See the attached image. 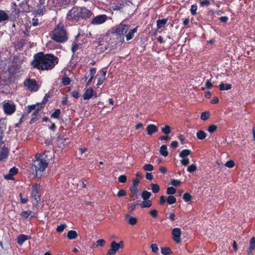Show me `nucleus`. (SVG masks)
I'll return each instance as SVG.
<instances>
[{"mask_svg":"<svg viewBox=\"0 0 255 255\" xmlns=\"http://www.w3.org/2000/svg\"><path fill=\"white\" fill-rule=\"evenodd\" d=\"M197 9H198V7H197V5L196 4H192L191 6V8H190V12H191V14L193 15H196L197 14Z\"/></svg>","mask_w":255,"mask_h":255,"instance_id":"obj_34","label":"nucleus"},{"mask_svg":"<svg viewBox=\"0 0 255 255\" xmlns=\"http://www.w3.org/2000/svg\"><path fill=\"white\" fill-rule=\"evenodd\" d=\"M31 213V211H23L21 213V216L24 218H27Z\"/></svg>","mask_w":255,"mask_h":255,"instance_id":"obj_53","label":"nucleus"},{"mask_svg":"<svg viewBox=\"0 0 255 255\" xmlns=\"http://www.w3.org/2000/svg\"><path fill=\"white\" fill-rule=\"evenodd\" d=\"M106 243V241L103 239H100L96 242L98 247H103Z\"/></svg>","mask_w":255,"mask_h":255,"instance_id":"obj_54","label":"nucleus"},{"mask_svg":"<svg viewBox=\"0 0 255 255\" xmlns=\"http://www.w3.org/2000/svg\"><path fill=\"white\" fill-rule=\"evenodd\" d=\"M255 250V237H252L250 242V246L249 248V253H252L253 250Z\"/></svg>","mask_w":255,"mask_h":255,"instance_id":"obj_24","label":"nucleus"},{"mask_svg":"<svg viewBox=\"0 0 255 255\" xmlns=\"http://www.w3.org/2000/svg\"><path fill=\"white\" fill-rule=\"evenodd\" d=\"M61 114V111L59 109H56L54 112L52 114L51 117L55 119H59V116Z\"/></svg>","mask_w":255,"mask_h":255,"instance_id":"obj_37","label":"nucleus"},{"mask_svg":"<svg viewBox=\"0 0 255 255\" xmlns=\"http://www.w3.org/2000/svg\"><path fill=\"white\" fill-rule=\"evenodd\" d=\"M199 2L201 6H207L211 4L209 0H201Z\"/></svg>","mask_w":255,"mask_h":255,"instance_id":"obj_43","label":"nucleus"},{"mask_svg":"<svg viewBox=\"0 0 255 255\" xmlns=\"http://www.w3.org/2000/svg\"><path fill=\"white\" fill-rule=\"evenodd\" d=\"M51 38L58 43H63L68 39V33L62 25H57L52 31Z\"/></svg>","mask_w":255,"mask_h":255,"instance_id":"obj_3","label":"nucleus"},{"mask_svg":"<svg viewBox=\"0 0 255 255\" xmlns=\"http://www.w3.org/2000/svg\"><path fill=\"white\" fill-rule=\"evenodd\" d=\"M210 117V113L209 112H204L201 113V119L203 121L207 120Z\"/></svg>","mask_w":255,"mask_h":255,"instance_id":"obj_33","label":"nucleus"},{"mask_svg":"<svg viewBox=\"0 0 255 255\" xmlns=\"http://www.w3.org/2000/svg\"><path fill=\"white\" fill-rule=\"evenodd\" d=\"M158 211L156 210H151L149 214L153 217H156L157 216Z\"/></svg>","mask_w":255,"mask_h":255,"instance_id":"obj_62","label":"nucleus"},{"mask_svg":"<svg viewBox=\"0 0 255 255\" xmlns=\"http://www.w3.org/2000/svg\"><path fill=\"white\" fill-rule=\"evenodd\" d=\"M145 201L142 202L140 206L142 208H148L151 206V202L150 200H145Z\"/></svg>","mask_w":255,"mask_h":255,"instance_id":"obj_36","label":"nucleus"},{"mask_svg":"<svg viewBox=\"0 0 255 255\" xmlns=\"http://www.w3.org/2000/svg\"><path fill=\"white\" fill-rule=\"evenodd\" d=\"M172 239L176 244H179L181 242V230L180 228H175L172 231Z\"/></svg>","mask_w":255,"mask_h":255,"instance_id":"obj_7","label":"nucleus"},{"mask_svg":"<svg viewBox=\"0 0 255 255\" xmlns=\"http://www.w3.org/2000/svg\"><path fill=\"white\" fill-rule=\"evenodd\" d=\"M81 44H78L75 43L73 44V46L72 48V51L73 53H74L78 49L81 47Z\"/></svg>","mask_w":255,"mask_h":255,"instance_id":"obj_41","label":"nucleus"},{"mask_svg":"<svg viewBox=\"0 0 255 255\" xmlns=\"http://www.w3.org/2000/svg\"><path fill=\"white\" fill-rule=\"evenodd\" d=\"M160 154L164 157H166L168 155L166 145H162L160 146Z\"/></svg>","mask_w":255,"mask_h":255,"instance_id":"obj_26","label":"nucleus"},{"mask_svg":"<svg viewBox=\"0 0 255 255\" xmlns=\"http://www.w3.org/2000/svg\"><path fill=\"white\" fill-rule=\"evenodd\" d=\"M67 225L65 224H61L56 228V231L58 233H62L66 228Z\"/></svg>","mask_w":255,"mask_h":255,"instance_id":"obj_42","label":"nucleus"},{"mask_svg":"<svg viewBox=\"0 0 255 255\" xmlns=\"http://www.w3.org/2000/svg\"><path fill=\"white\" fill-rule=\"evenodd\" d=\"M171 147L173 148H176L178 146V142L176 140L172 141L170 144Z\"/></svg>","mask_w":255,"mask_h":255,"instance_id":"obj_63","label":"nucleus"},{"mask_svg":"<svg viewBox=\"0 0 255 255\" xmlns=\"http://www.w3.org/2000/svg\"><path fill=\"white\" fill-rule=\"evenodd\" d=\"M190 19L189 17H187L183 19V24L184 26H187L189 24Z\"/></svg>","mask_w":255,"mask_h":255,"instance_id":"obj_61","label":"nucleus"},{"mask_svg":"<svg viewBox=\"0 0 255 255\" xmlns=\"http://www.w3.org/2000/svg\"><path fill=\"white\" fill-rule=\"evenodd\" d=\"M62 83L64 85H68L70 83V79L68 77H63L62 79Z\"/></svg>","mask_w":255,"mask_h":255,"instance_id":"obj_55","label":"nucleus"},{"mask_svg":"<svg viewBox=\"0 0 255 255\" xmlns=\"http://www.w3.org/2000/svg\"><path fill=\"white\" fill-rule=\"evenodd\" d=\"M150 248L153 253H156L158 251V248L156 244H152L150 246Z\"/></svg>","mask_w":255,"mask_h":255,"instance_id":"obj_52","label":"nucleus"},{"mask_svg":"<svg viewBox=\"0 0 255 255\" xmlns=\"http://www.w3.org/2000/svg\"><path fill=\"white\" fill-rule=\"evenodd\" d=\"M52 157V153L49 151H45L42 154L36 155V159L30 167L32 174H35L37 177L40 178L48 165L47 161L51 159Z\"/></svg>","mask_w":255,"mask_h":255,"instance_id":"obj_2","label":"nucleus"},{"mask_svg":"<svg viewBox=\"0 0 255 255\" xmlns=\"http://www.w3.org/2000/svg\"><path fill=\"white\" fill-rule=\"evenodd\" d=\"M191 153V151L190 149H185L182 150L179 153V156L182 158H184L186 157L187 156L189 155Z\"/></svg>","mask_w":255,"mask_h":255,"instance_id":"obj_21","label":"nucleus"},{"mask_svg":"<svg viewBox=\"0 0 255 255\" xmlns=\"http://www.w3.org/2000/svg\"><path fill=\"white\" fill-rule=\"evenodd\" d=\"M36 105H33L28 106V110L27 113H30L33 110L35 111L36 110Z\"/></svg>","mask_w":255,"mask_h":255,"instance_id":"obj_59","label":"nucleus"},{"mask_svg":"<svg viewBox=\"0 0 255 255\" xmlns=\"http://www.w3.org/2000/svg\"><path fill=\"white\" fill-rule=\"evenodd\" d=\"M127 177L125 175H122L119 176L118 178V180L121 183H125L127 181Z\"/></svg>","mask_w":255,"mask_h":255,"instance_id":"obj_51","label":"nucleus"},{"mask_svg":"<svg viewBox=\"0 0 255 255\" xmlns=\"http://www.w3.org/2000/svg\"><path fill=\"white\" fill-rule=\"evenodd\" d=\"M196 136L199 139L202 140L206 138L207 134L205 131L199 130L197 132Z\"/></svg>","mask_w":255,"mask_h":255,"instance_id":"obj_28","label":"nucleus"},{"mask_svg":"<svg viewBox=\"0 0 255 255\" xmlns=\"http://www.w3.org/2000/svg\"><path fill=\"white\" fill-rule=\"evenodd\" d=\"M126 218L128 223L131 225H134L137 223V219L134 217L127 215Z\"/></svg>","mask_w":255,"mask_h":255,"instance_id":"obj_19","label":"nucleus"},{"mask_svg":"<svg viewBox=\"0 0 255 255\" xmlns=\"http://www.w3.org/2000/svg\"><path fill=\"white\" fill-rule=\"evenodd\" d=\"M197 170L196 165L195 164H192L189 166L187 168V171L190 173H193Z\"/></svg>","mask_w":255,"mask_h":255,"instance_id":"obj_40","label":"nucleus"},{"mask_svg":"<svg viewBox=\"0 0 255 255\" xmlns=\"http://www.w3.org/2000/svg\"><path fill=\"white\" fill-rule=\"evenodd\" d=\"M151 195V193L147 191H143L141 194V197L144 200H147V199L150 197Z\"/></svg>","mask_w":255,"mask_h":255,"instance_id":"obj_32","label":"nucleus"},{"mask_svg":"<svg viewBox=\"0 0 255 255\" xmlns=\"http://www.w3.org/2000/svg\"><path fill=\"white\" fill-rule=\"evenodd\" d=\"M96 73V69L95 68H92L90 69V76L91 77L86 84V86H88L90 84V83L91 82V81L93 79V76L95 75Z\"/></svg>","mask_w":255,"mask_h":255,"instance_id":"obj_31","label":"nucleus"},{"mask_svg":"<svg viewBox=\"0 0 255 255\" xmlns=\"http://www.w3.org/2000/svg\"><path fill=\"white\" fill-rule=\"evenodd\" d=\"M143 168L145 171H152L153 169V166L150 164H145Z\"/></svg>","mask_w":255,"mask_h":255,"instance_id":"obj_50","label":"nucleus"},{"mask_svg":"<svg viewBox=\"0 0 255 255\" xmlns=\"http://www.w3.org/2000/svg\"><path fill=\"white\" fill-rule=\"evenodd\" d=\"M8 149L5 147H3L0 151V160H2L7 156Z\"/></svg>","mask_w":255,"mask_h":255,"instance_id":"obj_16","label":"nucleus"},{"mask_svg":"<svg viewBox=\"0 0 255 255\" xmlns=\"http://www.w3.org/2000/svg\"><path fill=\"white\" fill-rule=\"evenodd\" d=\"M29 239V237L23 234H21L17 238V243L19 246H21L25 241Z\"/></svg>","mask_w":255,"mask_h":255,"instance_id":"obj_13","label":"nucleus"},{"mask_svg":"<svg viewBox=\"0 0 255 255\" xmlns=\"http://www.w3.org/2000/svg\"><path fill=\"white\" fill-rule=\"evenodd\" d=\"M217 129V126L215 125H211L209 126L208 131L211 133H214Z\"/></svg>","mask_w":255,"mask_h":255,"instance_id":"obj_39","label":"nucleus"},{"mask_svg":"<svg viewBox=\"0 0 255 255\" xmlns=\"http://www.w3.org/2000/svg\"><path fill=\"white\" fill-rule=\"evenodd\" d=\"M219 19L222 22H224V23H226L227 22L228 20H229V18L228 16H222V17H220L219 18Z\"/></svg>","mask_w":255,"mask_h":255,"instance_id":"obj_60","label":"nucleus"},{"mask_svg":"<svg viewBox=\"0 0 255 255\" xmlns=\"http://www.w3.org/2000/svg\"><path fill=\"white\" fill-rule=\"evenodd\" d=\"M94 93V90L92 89H87L83 94V97L84 100H89L93 96Z\"/></svg>","mask_w":255,"mask_h":255,"instance_id":"obj_14","label":"nucleus"},{"mask_svg":"<svg viewBox=\"0 0 255 255\" xmlns=\"http://www.w3.org/2000/svg\"><path fill=\"white\" fill-rule=\"evenodd\" d=\"M32 117L30 121V124H32L34 123L37 119H39V117H40L39 114V110H36L32 114Z\"/></svg>","mask_w":255,"mask_h":255,"instance_id":"obj_17","label":"nucleus"},{"mask_svg":"<svg viewBox=\"0 0 255 255\" xmlns=\"http://www.w3.org/2000/svg\"><path fill=\"white\" fill-rule=\"evenodd\" d=\"M166 202L169 205L173 204L176 202V198L173 196H169L166 199Z\"/></svg>","mask_w":255,"mask_h":255,"instance_id":"obj_30","label":"nucleus"},{"mask_svg":"<svg viewBox=\"0 0 255 255\" xmlns=\"http://www.w3.org/2000/svg\"><path fill=\"white\" fill-rule=\"evenodd\" d=\"M168 18H162L160 19V27L164 25L167 22Z\"/></svg>","mask_w":255,"mask_h":255,"instance_id":"obj_64","label":"nucleus"},{"mask_svg":"<svg viewBox=\"0 0 255 255\" xmlns=\"http://www.w3.org/2000/svg\"><path fill=\"white\" fill-rule=\"evenodd\" d=\"M106 15H100L92 19L91 23L93 24H100L104 23L107 19Z\"/></svg>","mask_w":255,"mask_h":255,"instance_id":"obj_10","label":"nucleus"},{"mask_svg":"<svg viewBox=\"0 0 255 255\" xmlns=\"http://www.w3.org/2000/svg\"><path fill=\"white\" fill-rule=\"evenodd\" d=\"M130 191L131 192V196L133 198H138V190L137 189L136 187L132 186L130 188Z\"/></svg>","mask_w":255,"mask_h":255,"instance_id":"obj_27","label":"nucleus"},{"mask_svg":"<svg viewBox=\"0 0 255 255\" xmlns=\"http://www.w3.org/2000/svg\"><path fill=\"white\" fill-rule=\"evenodd\" d=\"M139 203H140V201H137L135 203H133L132 204L130 205V206H129V209H130L131 211H133L135 208V206L137 205H138L139 204Z\"/></svg>","mask_w":255,"mask_h":255,"instance_id":"obj_56","label":"nucleus"},{"mask_svg":"<svg viewBox=\"0 0 255 255\" xmlns=\"http://www.w3.org/2000/svg\"><path fill=\"white\" fill-rule=\"evenodd\" d=\"M80 18L81 19H87L92 15L91 10L85 7L79 8Z\"/></svg>","mask_w":255,"mask_h":255,"instance_id":"obj_8","label":"nucleus"},{"mask_svg":"<svg viewBox=\"0 0 255 255\" xmlns=\"http://www.w3.org/2000/svg\"><path fill=\"white\" fill-rule=\"evenodd\" d=\"M181 183L180 180L178 179H172L171 181V184L174 186H178Z\"/></svg>","mask_w":255,"mask_h":255,"instance_id":"obj_49","label":"nucleus"},{"mask_svg":"<svg viewBox=\"0 0 255 255\" xmlns=\"http://www.w3.org/2000/svg\"><path fill=\"white\" fill-rule=\"evenodd\" d=\"M161 131L164 134L168 135L171 132V129L169 126L166 125L162 128Z\"/></svg>","mask_w":255,"mask_h":255,"instance_id":"obj_29","label":"nucleus"},{"mask_svg":"<svg viewBox=\"0 0 255 255\" xmlns=\"http://www.w3.org/2000/svg\"><path fill=\"white\" fill-rule=\"evenodd\" d=\"M8 15L5 11L0 10V22L8 20Z\"/></svg>","mask_w":255,"mask_h":255,"instance_id":"obj_23","label":"nucleus"},{"mask_svg":"<svg viewBox=\"0 0 255 255\" xmlns=\"http://www.w3.org/2000/svg\"><path fill=\"white\" fill-rule=\"evenodd\" d=\"M40 189V184H35L32 186V191L31 194V197L32 198H34V200L38 202V200H37V197H39V190Z\"/></svg>","mask_w":255,"mask_h":255,"instance_id":"obj_12","label":"nucleus"},{"mask_svg":"<svg viewBox=\"0 0 255 255\" xmlns=\"http://www.w3.org/2000/svg\"><path fill=\"white\" fill-rule=\"evenodd\" d=\"M24 84L31 91L36 92L39 89V86L34 79H28L24 81Z\"/></svg>","mask_w":255,"mask_h":255,"instance_id":"obj_6","label":"nucleus"},{"mask_svg":"<svg viewBox=\"0 0 255 255\" xmlns=\"http://www.w3.org/2000/svg\"><path fill=\"white\" fill-rule=\"evenodd\" d=\"M151 188L153 193H157L159 190V186L157 184L152 183L151 184Z\"/></svg>","mask_w":255,"mask_h":255,"instance_id":"obj_38","label":"nucleus"},{"mask_svg":"<svg viewBox=\"0 0 255 255\" xmlns=\"http://www.w3.org/2000/svg\"><path fill=\"white\" fill-rule=\"evenodd\" d=\"M232 86L230 84L221 83L219 85V89L221 91L229 90L231 89Z\"/></svg>","mask_w":255,"mask_h":255,"instance_id":"obj_22","label":"nucleus"},{"mask_svg":"<svg viewBox=\"0 0 255 255\" xmlns=\"http://www.w3.org/2000/svg\"><path fill=\"white\" fill-rule=\"evenodd\" d=\"M178 139L180 140L182 144H184L185 143V138L184 135L183 134H180L178 136Z\"/></svg>","mask_w":255,"mask_h":255,"instance_id":"obj_58","label":"nucleus"},{"mask_svg":"<svg viewBox=\"0 0 255 255\" xmlns=\"http://www.w3.org/2000/svg\"><path fill=\"white\" fill-rule=\"evenodd\" d=\"M129 29V26L128 25L124 24L122 22L116 27L114 32L117 35H119L121 36H124L127 33Z\"/></svg>","mask_w":255,"mask_h":255,"instance_id":"obj_5","label":"nucleus"},{"mask_svg":"<svg viewBox=\"0 0 255 255\" xmlns=\"http://www.w3.org/2000/svg\"><path fill=\"white\" fill-rule=\"evenodd\" d=\"M126 195V192L124 190H120L118 193V196L123 197Z\"/></svg>","mask_w":255,"mask_h":255,"instance_id":"obj_57","label":"nucleus"},{"mask_svg":"<svg viewBox=\"0 0 255 255\" xmlns=\"http://www.w3.org/2000/svg\"><path fill=\"white\" fill-rule=\"evenodd\" d=\"M146 130L148 135H152L153 133L158 131V128L153 125H150L147 127Z\"/></svg>","mask_w":255,"mask_h":255,"instance_id":"obj_15","label":"nucleus"},{"mask_svg":"<svg viewBox=\"0 0 255 255\" xmlns=\"http://www.w3.org/2000/svg\"><path fill=\"white\" fill-rule=\"evenodd\" d=\"M166 192L168 195H173L176 193V189L173 187H169L167 188Z\"/></svg>","mask_w":255,"mask_h":255,"instance_id":"obj_46","label":"nucleus"},{"mask_svg":"<svg viewBox=\"0 0 255 255\" xmlns=\"http://www.w3.org/2000/svg\"><path fill=\"white\" fill-rule=\"evenodd\" d=\"M160 251L161 254L164 255H170L172 253V252L170 248H161Z\"/></svg>","mask_w":255,"mask_h":255,"instance_id":"obj_25","label":"nucleus"},{"mask_svg":"<svg viewBox=\"0 0 255 255\" xmlns=\"http://www.w3.org/2000/svg\"><path fill=\"white\" fill-rule=\"evenodd\" d=\"M180 162L182 165L186 166L189 163V159L187 157H185L182 158Z\"/></svg>","mask_w":255,"mask_h":255,"instance_id":"obj_48","label":"nucleus"},{"mask_svg":"<svg viewBox=\"0 0 255 255\" xmlns=\"http://www.w3.org/2000/svg\"><path fill=\"white\" fill-rule=\"evenodd\" d=\"M3 108L4 112L8 115L12 114L15 110V106L9 103L4 104Z\"/></svg>","mask_w":255,"mask_h":255,"instance_id":"obj_9","label":"nucleus"},{"mask_svg":"<svg viewBox=\"0 0 255 255\" xmlns=\"http://www.w3.org/2000/svg\"><path fill=\"white\" fill-rule=\"evenodd\" d=\"M67 17L68 19L72 21L78 22L80 19L79 7H74L70 10Z\"/></svg>","mask_w":255,"mask_h":255,"instance_id":"obj_4","label":"nucleus"},{"mask_svg":"<svg viewBox=\"0 0 255 255\" xmlns=\"http://www.w3.org/2000/svg\"><path fill=\"white\" fill-rule=\"evenodd\" d=\"M18 172V169L15 167H13L10 169L9 171V174L10 176H12Z\"/></svg>","mask_w":255,"mask_h":255,"instance_id":"obj_45","label":"nucleus"},{"mask_svg":"<svg viewBox=\"0 0 255 255\" xmlns=\"http://www.w3.org/2000/svg\"><path fill=\"white\" fill-rule=\"evenodd\" d=\"M67 237L70 240H73L78 237V234L76 231L71 230L68 232Z\"/></svg>","mask_w":255,"mask_h":255,"instance_id":"obj_20","label":"nucleus"},{"mask_svg":"<svg viewBox=\"0 0 255 255\" xmlns=\"http://www.w3.org/2000/svg\"><path fill=\"white\" fill-rule=\"evenodd\" d=\"M205 85H206V88H203V87L201 88V89L202 90H205V89H211L213 86L212 84L211 83V82H210V81L209 80H208L206 81V82L205 83Z\"/></svg>","mask_w":255,"mask_h":255,"instance_id":"obj_44","label":"nucleus"},{"mask_svg":"<svg viewBox=\"0 0 255 255\" xmlns=\"http://www.w3.org/2000/svg\"><path fill=\"white\" fill-rule=\"evenodd\" d=\"M137 27H136L132 29H130L128 33L126 34V37L127 41L131 39L133 37L134 33L137 31Z\"/></svg>","mask_w":255,"mask_h":255,"instance_id":"obj_18","label":"nucleus"},{"mask_svg":"<svg viewBox=\"0 0 255 255\" xmlns=\"http://www.w3.org/2000/svg\"><path fill=\"white\" fill-rule=\"evenodd\" d=\"M235 162L232 160H228L225 163V166L228 168H231L235 166Z\"/></svg>","mask_w":255,"mask_h":255,"instance_id":"obj_47","label":"nucleus"},{"mask_svg":"<svg viewBox=\"0 0 255 255\" xmlns=\"http://www.w3.org/2000/svg\"><path fill=\"white\" fill-rule=\"evenodd\" d=\"M111 249L107 253V255H114L120 248V245L115 241H113L111 243Z\"/></svg>","mask_w":255,"mask_h":255,"instance_id":"obj_11","label":"nucleus"},{"mask_svg":"<svg viewBox=\"0 0 255 255\" xmlns=\"http://www.w3.org/2000/svg\"><path fill=\"white\" fill-rule=\"evenodd\" d=\"M192 198V196L189 193H185L183 196V199L186 202L190 201Z\"/></svg>","mask_w":255,"mask_h":255,"instance_id":"obj_35","label":"nucleus"},{"mask_svg":"<svg viewBox=\"0 0 255 255\" xmlns=\"http://www.w3.org/2000/svg\"><path fill=\"white\" fill-rule=\"evenodd\" d=\"M58 62V58L52 54L38 53L35 55L31 64L34 68L39 70H48L52 69Z\"/></svg>","mask_w":255,"mask_h":255,"instance_id":"obj_1","label":"nucleus"}]
</instances>
